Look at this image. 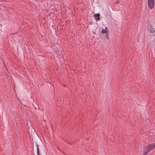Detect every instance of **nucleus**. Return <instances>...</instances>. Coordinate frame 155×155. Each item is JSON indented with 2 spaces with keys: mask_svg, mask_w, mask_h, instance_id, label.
Listing matches in <instances>:
<instances>
[{
  "mask_svg": "<svg viewBox=\"0 0 155 155\" xmlns=\"http://www.w3.org/2000/svg\"><path fill=\"white\" fill-rule=\"evenodd\" d=\"M148 5L150 9L153 8L154 6V0H148Z\"/></svg>",
  "mask_w": 155,
  "mask_h": 155,
  "instance_id": "1",
  "label": "nucleus"
},
{
  "mask_svg": "<svg viewBox=\"0 0 155 155\" xmlns=\"http://www.w3.org/2000/svg\"><path fill=\"white\" fill-rule=\"evenodd\" d=\"M148 28L150 32L155 33V29H154V27L151 25H149Z\"/></svg>",
  "mask_w": 155,
  "mask_h": 155,
  "instance_id": "2",
  "label": "nucleus"
},
{
  "mask_svg": "<svg viewBox=\"0 0 155 155\" xmlns=\"http://www.w3.org/2000/svg\"><path fill=\"white\" fill-rule=\"evenodd\" d=\"M148 147L151 150L155 148V142L149 145Z\"/></svg>",
  "mask_w": 155,
  "mask_h": 155,
  "instance_id": "3",
  "label": "nucleus"
},
{
  "mask_svg": "<svg viewBox=\"0 0 155 155\" xmlns=\"http://www.w3.org/2000/svg\"><path fill=\"white\" fill-rule=\"evenodd\" d=\"M100 15L99 13L96 14L94 15L95 18L97 21H98L100 19Z\"/></svg>",
  "mask_w": 155,
  "mask_h": 155,
  "instance_id": "4",
  "label": "nucleus"
},
{
  "mask_svg": "<svg viewBox=\"0 0 155 155\" xmlns=\"http://www.w3.org/2000/svg\"><path fill=\"white\" fill-rule=\"evenodd\" d=\"M150 151V149H149V148L148 147H145V149L143 151L146 152H147L148 153H149Z\"/></svg>",
  "mask_w": 155,
  "mask_h": 155,
  "instance_id": "5",
  "label": "nucleus"
},
{
  "mask_svg": "<svg viewBox=\"0 0 155 155\" xmlns=\"http://www.w3.org/2000/svg\"><path fill=\"white\" fill-rule=\"evenodd\" d=\"M37 146V155H40V153L39 150V147L38 145H36Z\"/></svg>",
  "mask_w": 155,
  "mask_h": 155,
  "instance_id": "6",
  "label": "nucleus"
},
{
  "mask_svg": "<svg viewBox=\"0 0 155 155\" xmlns=\"http://www.w3.org/2000/svg\"><path fill=\"white\" fill-rule=\"evenodd\" d=\"M101 33H102V34H106L107 33V30H105V29H103L102 30H101Z\"/></svg>",
  "mask_w": 155,
  "mask_h": 155,
  "instance_id": "7",
  "label": "nucleus"
},
{
  "mask_svg": "<svg viewBox=\"0 0 155 155\" xmlns=\"http://www.w3.org/2000/svg\"><path fill=\"white\" fill-rule=\"evenodd\" d=\"M148 153L146 152L143 151V155H147Z\"/></svg>",
  "mask_w": 155,
  "mask_h": 155,
  "instance_id": "8",
  "label": "nucleus"
},
{
  "mask_svg": "<svg viewBox=\"0 0 155 155\" xmlns=\"http://www.w3.org/2000/svg\"><path fill=\"white\" fill-rule=\"evenodd\" d=\"M106 38L107 39H109L108 34L107 33L106 34Z\"/></svg>",
  "mask_w": 155,
  "mask_h": 155,
  "instance_id": "9",
  "label": "nucleus"
},
{
  "mask_svg": "<svg viewBox=\"0 0 155 155\" xmlns=\"http://www.w3.org/2000/svg\"><path fill=\"white\" fill-rule=\"evenodd\" d=\"M105 30H106L107 29L108 30V29H107V28L106 27H105Z\"/></svg>",
  "mask_w": 155,
  "mask_h": 155,
  "instance_id": "10",
  "label": "nucleus"
}]
</instances>
